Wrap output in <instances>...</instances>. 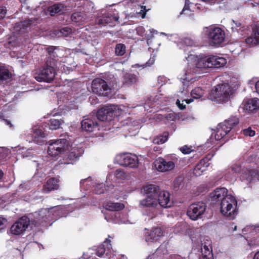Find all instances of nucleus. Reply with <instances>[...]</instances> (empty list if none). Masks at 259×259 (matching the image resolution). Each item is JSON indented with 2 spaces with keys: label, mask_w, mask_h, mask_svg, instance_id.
Here are the masks:
<instances>
[{
  "label": "nucleus",
  "mask_w": 259,
  "mask_h": 259,
  "mask_svg": "<svg viewBox=\"0 0 259 259\" xmlns=\"http://www.w3.org/2000/svg\"><path fill=\"white\" fill-rule=\"evenodd\" d=\"M188 66L179 75L181 80L191 81L195 79L198 75L206 72L208 68H220L227 63L226 59L217 55H196L190 54L186 57Z\"/></svg>",
  "instance_id": "1"
},
{
  "label": "nucleus",
  "mask_w": 259,
  "mask_h": 259,
  "mask_svg": "<svg viewBox=\"0 0 259 259\" xmlns=\"http://www.w3.org/2000/svg\"><path fill=\"white\" fill-rule=\"evenodd\" d=\"M239 120L236 116H232L224 122L218 124L217 131L212 133L210 138L208 140L211 145L216 141L223 139L236 125L239 123Z\"/></svg>",
  "instance_id": "2"
},
{
  "label": "nucleus",
  "mask_w": 259,
  "mask_h": 259,
  "mask_svg": "<svg viewBox=\"0 0 259 259\" xmlns=\"http://www.w3.org/2000/svg\"><path fill=\"white\" fill-rule=\"evenodd\" d=\"M234 91L228 82L218 84L212 90L209 95L211 101L221 103L228 102L232 97Z\"/></svg>",
  "instance_id": "3"
},
{
  "label": "nucleus",
  "mask_w": 259,
  "mask_h": 259,
  "mask_svg": "<svg viewBox=\"0 0 259 259\" xmlns=\"http://www.w3.org/2000/svg\"><path fill=\"white\" fill-rule=\"evenodd\" d=\"M58 59L49 58L47 59L45 64L39 72L36 73L34 78L39 82H50L54 78L56 74L55 67H58L57 64Z\"/></svg>",
  "instance_id": "4"
},
{
  "label": "nucleus",
  "mask_w": 259,
  "mask_h": 259,
  "mask_svg": "<svg viewBox=\"0 0 259 259\" xmlns=\"http://www.w3.org/2000/svg\"><path fill=\"white\" fill-rule=\"evenodd\" d=\"M32 224L35 226H45L47 222L59 217V207L55 206L51 208H43L33 213Z\"/></svg>",
  "instance_id": "5"
},
{
  "label": "nucleus",
  "mask_w": 259,
  "mask_h": 259,
  "mask_svg": "<svg viewBox=\"0 0 259 259\" xmlns=\"http://www.w3.org/2000/svg\"><path fill=\"white\" fill-rule=\"evenodd\" d=\"M221 213L230 220H233L237 214V202L236 198L229 194L221 202Z\"/></svg>",
  "instance_id": "6"
},
{
  "label": "nucleus",
  "mask_w": 259,
  "mask_h": 259,
  "mask_svg": "<svg viewBox=\"0 0 259 259\" xmlns=\"http://www.w3.org/2000/svg\"><path fill=\"white\" fill-rule=\"evenodd\" d=\"M203 33L207 36L210 46L218 47L225 40V32L220 28L206 27Z\"/></svg>",
  "instance_id": "7"
},
{
  "label": "nucleus",
  "mask_w": 259,
  "mask_h": 259,
  "mask_svg": "<svg viewBox=\"0 0 259 259\" xmlns=\"http://www.w3.org/2000/svg\"><path fill=\"white\" fill-rule=\"evenodd\" d=\"M69 148V142L66 139H60L50 142L48 148V153L52 157H56L60 154L67 151Z\"/></svg>",
  "instance_id": "8"
},
{
  "label": "nucleus",
  "mask_w": 259,
  "mask_h": 259,
  "mask_svg": "<svg viewBox=\"0 0 259 259\" xmlns=\"http://www.w3.org/2000/svg\"><path fill=\"white\" fill-rule=\"evenodd\" d=\"M178 161V158L174 154L168 156L165 158L159 157L154 161V167L160 172L168 171L174 169Z\"/></svg>",
  "instance_id": "9"
},
{
  "label": "nucleus",
  "mask_w": 259,
  "mask_h": 259,
  "mask_svg": "<svg viewBox=\"0 0 259 259\" xmlns=\"http://www.w3.org/2000/svg\"><path fill=\"white\" fill-rule=\"evenodd\" d=\"M70 49H65L64 51L56 47H52L49 48V53L50 58L56 59V58H60L64 54L65 55L64 58H62L60 61L63 62L66 64V67L69 68V66L73 65L74 61L73 59V53L70 52Z\"/></svg>",
  "instance_id": "10"
},
{
  "label": "nucleus",
  "mask_w": 259,
  "mask_h": 259,
  "mask_svg": "<svg viewBox=\"0 0 259 259\" xmlns=\"http://www.w3.org/2000/svg\"><path fill=\"white\" fill-rule=\"evenodd\" d=\"M139 206L144 211L145 214L153 218L156 215L158 208L157 198L145 197L140 200Z\"/></svg>",
  "instance_id": "11"
},
{
  "label": "nucleus",
  "mask_w": 259,
  "mask_h": 259,
  "mask_svg": "<svg viewBox=\"0 0 259 259\" xmlns=\"http://www.w3.org/2000/svg\"><path fill=\"white\" fill-rule=\"evenodd\" d=\"M115 160L120 165L134 168L139 165L137 156L132 153H120L116 155Z\"/></svg>",
  "instance_id": "12"
},
{
  "label": "nucleus",
  "mask_w": 259,
  "mask_h": 259,
  "mask_svg": "<svg viewBox=\"0 0 259 259\" xmlns=\"http://www.w3.org/2000/svg\"><path fill=\"white\" fill-rule=\"evenodd\" d=\"M33 217V215H32ZM33 217L30 221V219L26 217L23 216L18 219L11 227L10 230L11 233L14 235H19L23 234L27 229L29 225H31L34 227V224H32V221Z\"/></svg>",
  "instance_id": "13"
},
{
  "label": "nucleus",
  "mask_w": 259,
  "mask_h": 259,
  "mask_svg": "<svg viewBox=\"0 0 259 259\" xmlns=\"http://www.w3.org/2000/svg\"><path fill=\"white\" fill-rule=\"evenodd\" d=\"M240 178L242 181L246 180L249 182L259 181V161L246 167L243 170Z\"/></svg>",
  "instance_id": "14"
},
{
  "label": "nucleus",
  "mask_w": 259,
  "mask_h": 259,
  "mask_svg": "<svg viewBox=\"0 0 259 259\" xmlns=\"http://www.w3.org/2000/svg\"><path fill=\"white\" fill-rule=\"evenodd\" d=\"M80 184L81 187L85 190L90 189L91 188V185H92V190L97 194H101L108 191V189L105 186V184L100 183L99 181H97L93 182L90 178L81 180Z\"/></svg>",
  "instance_id": "15"
},
{
  "label": "nucleus",
  "mask_w": 259,
  "mask_h": 259,
  "mask_svg": "<svg viewBox=\"0 0 259 259\" xmlns=\"http://www.w3.org/2000/svg\"><path fill=\"white\" fill-rule=\"evenodd\" d=\"M205 210V204L202 202H199L193 203L190 205L187 213L192 220L196 221L202 218Z\"/></svg>",
  "instance_id": "16"
},
{
  "label": "nucleus",
  "mask_w": 259,
  "mask_h": 259,
  "mask_svg": "<svg viewBox=\"0 0 259 259\" xmlns=\"http://www.w3.org/2000/svg\"><path fill=\"white\" fill-rule=\"evenodd\" d=\"M117 106L108 105L100 109L97 113V117L100 121L111 120V117L116 116Z\"/></svg>",
  "instance_id": "17"
},
{
  "label": "nucleus",
  "mask_w": 259,
  "mask_h": 259,
  "mask_svg": "<svg viewBox=\"0 0 259 259\" xmlns=\"http://www.w3.org/2000/svg\"><path fill=\"white\" fill-rule=\"evenodd\" d=\"M163 235V232L160 227H156L151 230L145 229L144 239L148 245H152L157 242Z\"/></svg>",
  "instance_id": "18"
},
{
  "label": "nucleus",
  "mask_w": 259,
  "mask_h": 259,
  "mask_svg": "<svg viewBox=\"0 0 259 259\" xmlns=\"http://www.w3.org/2000/svg\"><path fill=\"white\" fill-rule=\"evenodd\" d=\"M202 259H213L211 241L208 237L201 238Z\"/></svg>",
  "instance_id": "19"
},
{
  "label": "nucleus",
  "mask_w": 259,
  "mask_h": 259,
  "mask_svg": "<svg viewBox=\"0 0 259 259\" xmlns=\"http://www.w3.org/2000/svg\"><path fill=\"white\" fill-rule=\"evenodd\" d=\"M92 92L99 95H104V92L110 90L107 82L103 79L97 78L94 79L92 84Z\"/></svg>",
  "instance_id": "20"
},
{
  "label": "nucleus",
  "mask_w": 259,
  "mask_h": 259,
  "mask_svg": "<svg viewBox=\"0 0 259 259\" xmlns=\"http://www.w3.org/2000/svg\"><path fill=\"white\" fill-rule=\"evenodd\" d=\"M105 219L108 222L113 221L114 223L118 224H134L135 222L128 219V215L123 213L112 212L105 216Z\"/></svg>",
  "instance_id": "21"
},
{
  "label": "nucleus",
  "mask_w": 259,
  "mask_h": 259,
  "mask_svg": "<svg viewBox=\"0 0 259 259\" xmlns=\"http://www.w3.org/2000/svg\"><path fill=\"white\" fill-rule=\"evenodd\" d=\"M110 240L106 239L103 244L100 245L98 247H93V248L95 249V253H96L97 256L101 257L106 253V255L107 257L108 258H110L113 257V255L111 256L109 254V252L110 251Z\"/></svg>",
  "instance_id": "22"
},
{
  "label": "nucleus",
  "mask_w": 259,
  "mask_h": 259,
  "mask_svg": "<svg viewBox=\"0 0 259 259\" xmlns=\"http://www.w3.org/2000/svg\"><path fill=\"white\" fill-rule=\"evenodd\" d=\"M228 190L226 188L223 187L220 188H217L209 195V201L213 203L221 201L223 202V200L226 198Z\"/></svg>",
  "instance_id": "23"
},
{
  "label": "nucleus",
  "mask_w": 259,
  "mask_h": 259,
  "mask_svg": "<svg viewBox=\"0 0 259 259\" xmlns=\"http://www.w3.org/2000/svg\"><path fill=\"white\" fill-rule=\"evenodd\" d=\"M29 142H33L37 144L41 145L44 143V138L45 137V134L42 130L37 127L33 128L29 134Z\"/></svg>",
  "instance_id": "24"
},
{
  "label": "nucleus",
  "mask_w": 259,
  "mask_h": 259,
  "mask_svg": "<svg viewBox=\"0 0 259 259\" xmlns=\"http://www.w3.org/2000/svg\"><path fill=\"white\" fill-rule=\"evenodd\" d=\"M157 202L158 207L160 206L163 208L170 207L172 204L170 199V194L165 191L159 192L157 197Z\"/></svg>",
  "instance_id": "25"
},
{
  "label": "nucleus",
  "mask_w": 259,
  "mask_h": 259,
  "mask_svg": "<svg viewBox=\"0 0 259 259\" xmlns=\"http://www.w3.org/2000/svg\"><path fill=\"white\" fill-rule=\"evenodd\" d=\"M156 254L159 256H163L164 259H186L178 254H170L166 248L165 244H161L156 250Z\"/></svg>",
  "instance_id": "26"
},
{
  "label": "nucleus",
  "mask_w": 259,
  "mask_h": 259,
  "mask_svg": "<svg viewBox=\"0 0 259 259\" xmlns=\"http://www.w3.org/2000/svg\"><path fill=\"white\" fill-rule=\"evenodd\" d=\"M242 108L243 110H246L248 112H253L259 108V99L254 98L244 101L242 104Z\"/></svg>",
  "instance_id": "27"
},
{
  "label": "nucleus",
  "mask_w": 259,
  "mask_h": 259,
  "mask_svg": "<svg viewBox=\"0 0 259 259\" xmlns=\"http://www.w3.org/2000/svg\"><path fill=\"white\" fill-rule=\"evenodd\" d=\"M245 42L250 47L259 44V26L252 29L251 35L245 39Z\"/></svg>",
  "instance_id": "28"
},
{
  "label": "nucleus",
  "mask_w": 259,
  "mask_h": 259,
  "mask_svg": "<svg viewBox=\"0 0 259 259\" xmlns=\"http://www.w3.org/2000/svg\"><path fill=\"white\" fill-rule=\"evenodd\" d=\"M203 0H186L185 6L181 14L188 15L186 11H194L196 8L200 9L199 7L200 4L199 2H202Z\"/></svg>",
  "instance_id": "29"
},
{
  "label": "nucleus",
  "mask_w": 259,
  "mask_h": 259,
  "mask_svg": "<svg viewBox=\"0 0 259 259\" xmlns=\"http://www.w3.org/2000/svg\"><path fill=\"white\" fill-rule=\"evenodd\" d=\"M209 159L205 157L202 160L195 166L193 173L196 177L201 176L202 173L206 170L207 167L209 166V163L208 162Z\"/></svg>",
  "instance_id": "30"
},
{
  "label": "nucleus",
  "mask_w": 259,
  "mask_h": 259,
  "mask_svg": "<svg viewBox=\"0 0 259 259\" xmlns=\"http://www.w3.org/2000/svg\"><path fill=\"white\" fill-rule=\"evenodd\" d=\"M230 25L232 32L241 33L248 29L247 25L238 20H232L230 22Z\"/></svg>",
  "instance_id": "31"
},
{
  "label": "nucleus",
  "mask_w": 259,
  "mask_h": 259,
  "mask_svg": "<svg viewBox=\"0 0 259 259\" xmlns=\"http://www.w3.org/2000/svg\"><path fill=\"white\" fill-rule=\"evenodd\" d=\"M159 192V188L154 185H147L143 187V192L146 197L157 198Z\"/></svg>",
  "instance_id": "32"
},
{
  "label": "nucleus",
  "mask_w": 259,
  "mask_h": 259,
  "mask_svg": "<svg viewBox=\"0 0 259 259\" xmlns=\"http://www.w3.org/2000/svg\"><path fill=\"white\" fill-rule=\"evenodd\" d=\"M240 169L238 165L232 166L225 174V178L228 181L234 182L236 179V175L240 171Z\"/></svg>",
  "instance_id": "33"
},
{
  "label": "nucleus",
  "mask_w": 259,
  "mask_h": 259,
  "mask_svg": "<svg viewBox=\"0 0 259 259\" xmlns=\"http://www.w3.org/2000/svg\"><path fill=\"white\" fill-rule=\"evenodd\" d=\"M81 127L85 131L92 132L96 128H98V123L96 121L92 119L85 118L81 122Z\"/></svg>",
  "instance_id": "34"
},
{
  "label": "nucleus",
  "mask_w": 259,
  "mask_h": 259,
  "mask_svg": "<svg viewBox=\"0 0 259 259\" xmlns=\"http://www.w3.org/2000/svg\"><path fill=\"white\" fill-rule=\"evenodd\" d=\"M68 151H69V153L68 155V158L72 161L77 160L83 152V150L81 148L75 147L71 148L70 146Z\"/></svg>",
  "instance_id": "35"
},
{
  "label": "nucleus",
  "mask_w": 259,
  "mask_h": 259,
  "mask_svg": "<svg viewBox=\"0 0 259 259\" xmlns=\"http://www.w3.org/2000/svg\"><path fill=\"white\" fill-rule=\"evenodd\" d=\"M68 151H69V153L68 155V158L72 161L77 160L83 152V150L81 148L75 147L71 148L70 146Z\"/></svg>",
  "instance_id": "36"
},
{
  "label": "nucleus",
  "mask_w": 259,
  "mask_h": 259,
  "mask_svg": "<svg viewBox=\"0 0 259 259\" xmlns=\"http://www.w3.org/2000/svg\"><path fill=\"white\" fill-rule=\"evenodd\" d=\"M59 188L58 181L55 178H51L48 180L44 186L42 191L44 193H48L53 190L58 189Z\"/></svg>",
  "instance_id": "37"
},
{
  "label": "nucleus",
  "mask_w": 259,
  "mask_h": 259,
  "mask_svg": "<svg viewBox=\"0 0 259 259\" xmlns=\"http://www.w3.org/2000/svg\"><path fill=\"white\" fill-rule=\"evenodd\" d=\"M119 18L117 16H113L111 15L107 14L106 15V19H105V22H103V19H97L96 22L99 25H106V24L112 23L113 21L119 23Z\"/></svg>",
  "instance_id": "38"
},
{
  "label": "nucleus",
  "mask_w": 259,
  "mask_h": 259,
  "mask_svg": "<svg viewBox=\"0 0 259 259\" xmlns=\"http://www.w3.org/2000/svg\"><path fill=\"white\" fill-rule=\"evenodd\" d=\"M124 207L123 204L118 202H108L105 204V208L112 211L120 210Z\"/></svg>",
  "instance_id": "39"
},
{
  "label": "nucleus",
  "mask_w": 259,
  "mask_h": 259,
  "mask_svg": "<svg viewBox=\"0 0 259 259\" xmlns=\"http://www.w3.org/2000/svg\"><path fill=\"white\" fill-rule=\"evenodd\" d=\"M50 14L52 16L59 13H64L66 9H65L64 6L62 4H56L49 8Z\"/></svg>",
  "instance_id": "40"
},
{
  "label": "nucleus",
  "mask_w": 259,
  "mask_h": 259,
  "mask_svg": "<svg viewBox=\"0 0 259 259\" xmlns=\"http://www.w3.org/2000/svg\"><path fill=\"white\" fill-rule=\"evenodd\" d=\"M193 46H195V42L193 40L189 37H186L182 39L179 44H178V46L180 49H183L184 51H186V47H192Z\"/></svg>",
  "instance_id": "41"
},
{
  "label": "nucleus",
  "mask_w": 259,
  "mask_h": 259,
  "mask_svg": "<svg viewBox=\"0 0 259 259\" xmlns=\"http://www.w3.org/2000/svg\"><path fill=\"white\" fill-rule=\"evenodd\" d=\"M123 82L127 84H132L137 80V76L132 73H126L123 76Z\"/></svg>",
  "instance_id": "42"
},
{
  "label": "nucleus",
  "mask_w": 259,
  "mask_h": 259,
  "mask_svg": "<svg viewBox=\"0 0 259 259\" xmlns=\"http://www.w3.org/2000/svg\"><path fill=\"white\" fill-rule=\"evenodd\" d=\"M179 98L177 99L176 101V104L178 107L180 109H184L185 108V104H184V102L186 104H189L193 101V99H190L189 100L185 99L183 96L182 98H181L180 95H178Z\"/></svg>",
  "instance_id": "43"
},
{
  "label": "nucleus",
  "mask_w": 259,
  "mask_h": 259,
  "mask_svg": "<svg viewBox=\"0 0 259 259\" xmlns=\"http://www.w3.org/2000/svg\"><path fill=\"white\" fill-rule=\"evenodd\" d=\"M71 20L76 23H81L85 21V18L81 13L76 12L73 13L71 16Z\"/></svg>",
  "instance_id": "44"
},
{
  "label": "nucleus",
  "mask_w": 259,
  "mask_h": 259,
  "mask_svg": "<svg viewBox=\"0 0 259 259\" xmlns=\"http://www.w3.org/2000/svg\"><path fill=\"white\" fill-rule=\"evenodd\" d=\"M168 134L164 133L162 135L157 136L153 140V143L156 144H162L165 143L168 139Z\"/></svg>",
  "instance_id": "45"
},
{
  "label": "nucleus",
  "mask_w": 259,
  "mask_h": 259,
  "mask_svg": "<svg viewBox=\"0 0 259 259\" xmlns=\"http://www.w3.org/2000/svg\"><path fill=\"white\" fill-rule=\"evenodd\" d=\"M62 122V120L53 118L50 120L48 125L51 130H54L59 128Z\"/></svg>",
  "instance_id": "46"
},
{
  "label": "nucleus",
  "mask_w": 259,
  "mask_h": 259,
  "mask_svg": "<svg viewBox=\"0 0 259 259\" xmlns=\"http://www.w3.org/2000/svg\"><path fill=\"white\" fill-rule=\"evenodd\" d=\"M204 94V91L200 88H196L191 92V95L193 99H199Z\"/></svg>",
  "instance_id": "47"
},
{
  "label": "nucleus",
  "mask_w": 259,
  "mask_h": 259,
  "mask_svg": "<svg viewBox=\"0 0 259 259\" xmlns=\"http://www.w3.org/2000/svg\"><path fill=\"white\" fill-rule=\"evenodd\" d=\"M115 50L117 56H122L125 53L126 47L124 44H118L116 45Z\"/></svg>",
  "instance_id": "48"
},
{
  "label": "nucleus",
  "mask_w": 259,
  "mask_h": 259,
  "mask_svg": "<svg viewBox=\"0 0 259 259\" xmlns=\"http://www.w3.org/2000/svg\"><path fill=\"white\" fill-rule=\"evenodd\" d=\"M183 185V178L182 177L176 178L172 184V187L175 190H178Z\"/></svg>",
  "instance_id": "49"
},
{
  "label": "nucleus",
  "mask_w": 259,
  "mask_h": 259,
  "mask_svg": "<svg viewBox=\"0 0 259 259\" xmlns=\"http://www.w3.org/2000/svg\"><path fill=\"white\" fill-rule=\"evenodd\" d=\"M10 77L9 70L2 67H0V80H7Z\"/></svg>",
  "instance_id": "50"
},
{
  "label": "nucleus",
  "mask_w": 259,
  "mask_h": 259,
  "mask_svg": "<svg viewBox=\"0 0 259 259\" xmlns=\"http://www.w3.org/2000/svg\"><path fill=\"white\" fill-rule=\"evenodd\" d=\"M17 152L18 154H20L23 158L24 157H28L30 156L31 152L28 150L25 149V148L23 147L22 148H19L18 150H17Z\"/></svg>",
  "instance_id": "51"
},
{
  "label": "nucleus",
  "mask_w": 259,
  "mask_h": 259,
  "mask_svg": "<svg viewBox=\"0 0 259 259\" xmlns=\"http://www.w3.org/2000/svg\"><path fill=\"white\" fill-rule=\"evenodd\" d=\"M10 153V151L5 147H0V160L6 158Z\"/></svg>",
  "instance_id": "52"
},
{
  "label": "nucleus",
  "mask_w": 259,
  "mask_h": 259,
  "mask_svg": "<svg viewBox=\"0 0 259 259\" xmlns=\"http://www.w3.org/2000/svg\"><path fill=\"white\" fill-rule=\"evenodd\" d=\"M94 6V4L91 1H86L83 5L84 9L88 12L92 11Z\"/></svg>",
  "instance_id": "53"
},
{
  "label": "nucleus",
  "mask_w": 259,
  "mask_h": 259,
  "mask_svg": "<svg viewBox=\"0 0 259 259\" xmlns=\"http://www.w3.org/2000/svg\"><path fill=\"white\" fill-rule=\"evenodd\" d=\"M180 150L184 154H190L193 151L192 146H188L187 145H185L180 147Z\"/></svg>",
  "instance_id": "54"
},
{
  "label": "nucleus",
  "mask_w": 259,
  "mask_h": 259,
  "mask_svg": "<svg viewBox=\"0 0 259 259\" xmlns=\"http://www.w3.org/2000/svg\"><path fill=\"white\" fill-rule=\"evenodd\" d=\"M94 254H95V249L93 248H89L85 252L83 253L82 257L84 259H89Z\"/></svg>",
  "instance_id": "55"
},
{
  "label": "nucleus",
  "mask_w": 259,
  "mask_h": 259,
  "mask_svg": "<svg viewBox=\"0 0 259 259\" xmlns=\"http://www.w3.org/2000/svg\"><path fill=\"white\" fill-rule=\"evenodd\" d=\"M154 62H155V58H154V56H153V57H151L145 64H143L142 65H139L138 64H136L135 66H137L138 67H142V68H144L146 67H149V66H151L152 65H153L154 64Z\"/></svg>",
  "instance_id": "56"
},
{
  "label": "nucleus",
  "mask_w": 259,
  "mask_h": 259,
  "mask_svg": "<svg viewBox=\"0 0 259 259\" xmlns=\"http://www.w3.org/2000/svg\"><path fill=\"white\" fill-rule=\"evenodd\" d=\"M116 179H123L125 177L124 172L120 169H117L114 174Z\"/></svg>",
  "instance_id": "57"
},
{
  "label": "nucleus",
  "mask_w": 259,
  "mask_h": 259,
  "mask_svg": "<svg viewBox=\"0 0 259 259\" xmlns=\"http://www.w3.org/2000/svg\"><path fill=\"white\" fill-rule=\"evenodd\" d=\"M71 31L72 30L71 28L68 27H66L61 29L60 33L62 36H67L68 34L71 32Z\"/></svg>",
  "instance_id": "58"
},
{
  "label": "nucleus",
  "mask_w": 259,
  "mask_h": 259,
  "mask_svg": "<svg viewBox=\"0 0 259 259\" xmlns=\"http://www.w3.org/2000/svg\"><path fill=\"white\" fill-rule=\"evenodd\" d=\"M154 103L152 102L151 100L147 101L144 105V108L145 110L148 111L150 108H152L154 106Z\"/></svg>",
  "instance_id": "59"
},
{
  "label": "nucleus",
  "mask_w": 259,
  "mask_h": 259,
  "mask_svg": "<svg viewBox=\"0 0 259 259\" xmlns=\"http://www.w3.org/2000/svg\"><path fill=\"white\" fill-rule=\"evenodd\" d=\"M243 134L247 136L252 137L255 135V132L250 128L243 130Z\"/></svg>",
  "instance_id": "60"
},
{
  "label": "nucleus",
  "mask_w": 259,
  "mask_h": 259,
  "mask_svg": "<svg viewBox=\"0 0 259 259\" xmlns=\"http://www.w3.org/2000/svg\"><path fill=\"white\" fill-rule=\"evenodd\" d=\"M146 12H147V10L146 9V7L145 6H141V10L140 12L139 13V14L141 15V17L142 18H144L145 17Z\"/></svg>",
  "instance_id": "61"
},
{
  "label": "nucleus",
  "mask_w": 259,
  "mask_h": 259,
  "mask_svg": "<svg viewBox=\"0 0 259 259\" xmlns=\"http://www.w3.org/2000/svg\"><path fill=\"white\" fill-rule=\"evenodd\" d=\"M7 220L3 218H0V230L3 229L6 227Z\"/></svg>",
  "instance_id": "62"
},
{
  "label": "nucleus",
  "mask_w": 259,
  "mask_h": 259,
  "mask_svg": "<svg viewBox=\"0 0 259 259\" xmlns=\"http://www.w3.org/2000/svg\"><path fill=\"white\" fill-rule=\"evenodd\" d=\"M137 32L139 35L143 36L145 32V29L142 26H139L137 28Z\"/></svg>",
  "instance_id": "63"
},
{
  "label": "nucleus",
  "mask_w": 259,
  "mask_h": 259,
  "mask_svg": "<svg viewBox=\"0 0 259 259\" xmlns=\"http://www.w3.org/2000/svg\"><path fill=\"white\" fill-rule=\"evenodd\" d=\"M7 13V10L5 8H0V19H3Z\"/></svg>",
  "instance_id": "64"
}]
</instances>
